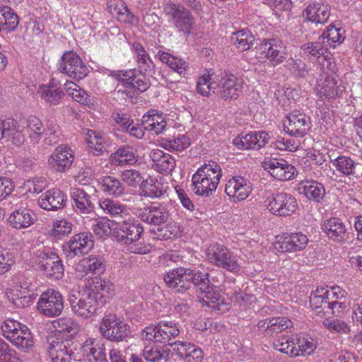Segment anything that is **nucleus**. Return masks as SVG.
I'll use <instances>...</instances> for the list:
<instances>
[{"label": "nucleus", "instance_id": "28", "mask_svg": "<svg viewBox=\"0 0 362 362\" xmlns=\"http://www.w3.org/2000/svg\"><path fill=\"white\" fill-rule=\"evenodd\" d=\"M276 243L283 252H292L304 250L308 243V238L301 232L285 233L279 237Z\"/></svg>", "mask_w": 362, "mask_h": 362}, {"label": "nucleus", "instance_id": "5", "mask_svg": "<svg viewBox=\"0 0 362 362\" xmlns=\"http://www.w3.org/2000/svg\"><path fill=\"white\" fill-rule=\"evenodd\" d=\"M68 300L71 310L85 318L92 316L100 305L97 296L89 288L74 291L69 295Z\"/></svg>", "mask_w": 362, "mask_h": 362}, {"label": "nucleus", "instance_id": "26", "mask_svg": "<svg viewBox=\"0 0 362 362\" xmlns=\"http://www.w3.org/2000/svg\"><path fill=\"white\" fill-rule=\"evenodd\" d=\"M67 197L66 194L58 188H53L42 193L38 200L39 206L47 211H57L64 208Z\"/></svg>", "mask_w": 362, "mask_h": 362}, {"label": "nucleus", "instance_id": "38", "mask_svg": "<svg viewBox=\"0 0 362 362\" xmlns=\"http://www.w3.org/2000/svg\"><path fill=\"white\" fill-rule=\"evenodd\" d=\"M328 290L325 288H317L312 292L310 297V303L313 311L316 315L326 316V310L328 307V301L331 297L327 296Z\"/></svg>", "mask_w": 362, "mask_h": 362}, {"label": "nucleus", "instance_id": "56", "mask_svg": "<svg viewBox=\"0 0 362 362\" xmlns=\"http://www.w3.org/2000/svg\"><path fill=\"white\" fill-rule=\"evenodd\" d=\"M219 268L233 274H238L241 269L239 257L228 249V252L225 255L224 260L221 264Z\"/></svg>", "mask_w": 362, "mask_h": 362}, {"label": "nucleus", "instance_id": "35", "mask_svg": "<svg viewBox=\"0 0 362 362\" xmlns=\"http://www.w3.org/2000/svg\"><path fill=\"white\" fill-rule=\"evenodd\" d=\"M89 288L97 296L101 305L106 304L115 295V286L107 279L95 278Z\"/></svg>", "mask_w": 362, "mask_h": 362}, {"label": "nucleus", "instance_id": "31", "mask_svg": "<svg viewBox=\"0 0 362 362\" xmlns=\"http://www.w3.org/2000/svg\"><path fill=\"white\" fill-rule=\"evenodd\" d=\"M36 221L35 214L31 209L22 206L16 209L8 218L10 226L17 230L27 228Z\"/></svg>", "mask_w": 362, "mask_h": 362}, {"label": "nucleus", "instance_id": "45", "mask_svg": "<svg viewBox=\"0 0 362 362\" xmlns=\"http://www.w3.org/2000/svg\"><path fill=\"white\" fill-rule=\"evenodd\" d=\"M155 57L180 74H185L188 66L185 60L162 50H159Z\"/></svg>", "mask_w": 362, "mask_h": 362}, {"label": "nucleus", "instance_id": "1", "mask_svg": "<svg viewBox=\"0 0 362 362\" xmlns=\"http://www.w3.org/2000/svg\"><path fill=\"white\" fill-rule=\"evenodd\" d=\"M241 88L242 84L237 78L226 71L216 74L209 70L197 82V90L200 95L208 97L212 92L225 100L237 98Z\"/></svg>", "mask_w": 362, "mask_h": 362}, {"label": "nucleus", "instance_id": "7", "mask_svg": "<svg viewBox=\"0 0 362 362\" xmlns=\"http://www.w3.org/2000/svg\"><path fill=\"white\" fill-rule=\"evenodd\" d=\"M59 71L67 76L79 81L86 77L88 68L79 55L72 51L65 52L59 64Z\"/></svg>", "mask_w": 362, "mask_h": 362}, {"label": "nucleus", "instance_id": "33", "mask_svg": "<svg viewBox=\"0 0 362 362\" xmlns=\"http://www.w3.org/2000/svg\"><path fill=\"white\" fill-rule=\"evenodd\" d=\"M142 125L146 130L152 132L156 135L164 134L173 130L162 114H158L156 110H150L142 117Z\"/></svg>", "mask_w": 362, "mask_h": 362}, {"label": "nucleus", "instance_id": "22", "mask_svg": "<svg viewBox=\"0 0 362 362\" xmlns=\"http://www.w3.org/2000/svg\"><path fill=\"white\" fill-rule=\"evenodd\" d=\"M225 192L233 202L245 200L252 192L251 182L243 176H233L226 184Z\"/></svg>", "mask_w": 362, "mask_h": 362}, {"label": "nucleus", "instance_id": "57", "mask_svg": "<svg viewBox=\"0 0 362 362\" xmlns=\"http://www.w3.org/2000/svg\"><path fill=\"white\" fill-rule=\"evenodd\" d=\"M286 67L297 78H307L310 76L308 65L300 59H289L286 62Z\"/></svg>", "mask_w": 362, "mask_h": 362}, {"label": "nucleus", "instance_id": "52", "mask_svg": "<svg viewBox=\"0 0 362 362\" xmlns=\"http://www.w3.org/2000/svg\"><path fill=\"white\" fill-rule=\"evenodd\" d=\"M345 30L341 28H336L332 25L327 27V30L320 37H323L327 47H335L337 45L341 44L345 38Z\"/></svg>", "mask_w": 362, "mask_h": 362}, {"label": "nucleus", "instance_id": "34", "mask_svg": "<svg viewBox=\"0 0 362 362\" xmlns=\"http://www.w3.org/2000/svg\"><path fill=\"white\" fill-rule=\"evenodd\" d=\"M309 21L323 24L330 16V8L328 5L320 2H314L308 5L303 11Z\"/></svg>", "mask_w": 362, "mask_h": 362}, {"label": "nucleus", "instance_id": "47", "mask_svg": "<svg viewBox=\"0 0 362 362\" xmlns=\"http://www.w3.org/2000/svg\"><path fill=\"white\" fill-rule=\"evenodd\" d=\"M10 295L12 303L21 308L28 307L35 298L33 290H20L18 288L12 289Z\"/></svg>", "mask_w": 362, "mask_h": 362}, {"label": "nucleus", "instance_id": "13", "mask_svg": "<svg viewBox=\"0 0 362 362\" xmlns=\"http://www.w3.org/2000/svg\"><path fill=\"white\" fill-rule=\"evenodd\" d=\"M144 233V228L139 221L128 217L121 221H117L114 229V235L121 243H131L139 240Z\"/></svg>", "mask_w": 362, "mask_h": 362}, {"label": "nucleus", "instance_id": "9", "mask_svg": "<svg viewBox=\"0 0 362 362\" xmlns=\"http://www.w3.org/2000/svg\"><path fill=\"white\" fill-rule=\"evenodd\" d=\"M69 345V341L54 335L47 338L45 348L53 362H78L77 354Z\"/></svg>", "mask_w": 362, "mask_h": 362}, {"label": "nucleus", "instance_id": "37", "mask_svg": "<svg viewBox=\"0 0 362 362\" xmlns=\"http://www.w3.org/2000/svg\"><path fill=\"white\" fill-rule=\"evenodd\" d=\"M101 190L109 196L115 197H122L125 194L126 187L122 180L118 178L105 175L98 180Z\"/></svg>", "mask_w": 362, "mask_h": 362}, {"label": "nucleus", "instance_id": "23", "mask_svg": "<svg viewBox=\"0 0 362 362\" xmlns=\"http://www.w3.org/2000/svg\"><path fill=\"white\" fill-rule=\"evenodd\" d=\"M270 136L264 131H254L245 135L238 136L233 139V144L238 149H259L268 143Z\"/></svg>", "mask_w": 362, "mask_h": 362}, {"label": "nucleus", "instance_id": "29", "mask_svg": "<svg viewBox=\"0 0 362 362\" xmlns=\"http://www.w3.org/2000/svg\"><path fill=\"white\" fill-rule=\"evenodd\" d=\"M138 157L137 150L133 146L124 144L110 154L109 163L117 167L132 165L137 162Z\"/></svg>", "mask_w": 362, "mask_h": 362}, {"label": "nucleus", "instance_id": "8", "mask_svg": "<svg viewBox=\"0 0 362 362\" xmlns=\"http://www.w3.org/2000/svg\"><path fill=\"white\" fill-rule=\"evenodd\" d=\"M35 264L49 278L60 279L64 275V266L59 257L54 252L37 250L35 258Z\"/></svg>", "mask_w": 362, "mask_h": 362}, {"label": "nucleus", "instance_id": "53", "mask_svg": "<svg viewBox=\"0 0 362 362\" xmlns=\"http://www.w3.org/2000/svg\"><path fill=\"white\" fill-rule=\"evenodd\" d=\"M273 346L276 350L291 357L298 356V352L296 349L295 339H288L284 336L280 337L274 340Z\"/></svg>", "mask_w": 362, "mask_h": 362}, {"label": "nucleus", "instance_id": "12", "mask_svg": "<svg viewBox=\"0 0 362 362\" xmlns=\"http://www.w3.org/2000/svg\"><path fill=\"white\" fill-rule=\"evenodd\" d=\"M323 37H319L316 41L309 42L301 46V50L305 57L310 61H316L320 58L323 62H320L323 69L328 71H333L336 65L332 64V58L329 55L327 44Z\"/></svg>", "mask_w": 362, "mask_h": 362}, {"label": "nucleus", "instance_id": "63", "mask_svg": "<svg viewBox=\"0 0 362 362\" xmlns=\"http://www.w3.org/2000/svg\"><path fill=\"white\" fill-rule=\"evenodd\" d=\"M72 223L66 219L58 220L53 223L52 234L57 239H62L72 231Z\"/></svg>", "mask_w": 362, "mask_h": 362}, {"label": "nucleus", "instance_id": "49", "mask_svg": "<svg viewBox=\"0 0 362 362\" xmlns=\"http://www.w3.org/2000/svg\"><path fill=\"white\" fill-rule=\"evenodd\" d=\"M99 205L105 213L112 217L122 218L128 215V210L125 205L112 199H104L100 202Z\"/></svg>", "mask_w": 362, "mask_h": 362}, {"label": "nucleus", "instance_id": "42", "mask_svg": "<svg viewBox=\"0 0 362 362\" xmlns=\"http://www.w3.org/2000/svg\"><path fill=\"white\" fill-rule=\"evenodd\" d=\"M132 52L138 68L136 70L151 71L154 70L155 64L144 46L139 42L132 44Z\"/></svg>", "mask_w": 362, "mask_h": 362}, {"label": "nucleus", "instance_id": "30", "mask_svg": "<svg viewBox=\"0 0 362 362\" xmlns=\"http://www.w3.org/2000/svg\"><path fill=\"white\" fill-rule=\"evenodd\" d=\"M322 229L334 242L344 243L349 237L346 225L339 218L332 217L325 221Z\"/></svg>", "mask_w": 362, "mask_h": 362}, {"label": "nucleus", "instance_id": "48", "mask_svg": "<svg viewBox=\"0 0 362 362\" xmlns=\"http://www.w3.org/2000/svg\"><path fill=\"white\" fill-rule=\"evenodd\" d=\"M53 326L60 333L74 337L80 330V325L76 321L69 317H60L53 322Z\"/></svg>", "mask_w": 362, "mask_h": 362}, {"label": "nucleus", "instance_id": "50", "mask_svg": "<svg viewBox=\"0 0 362 362\" xmlns=\"http://www.w3.org/2000/svg\"><path fill=\"white\" fill-rule=\"evenodd\" d=\"M230 39L233 45L243 51L249 49L255 41V37L248 29H243L233 33Z\"/></svg>", "mask_w": 362, "mask_h": 362}, {"label": "nucleus", "instance_id": "61", "mask_svg": "<svg viewBox=\"0 0 362 362\" xmlns=\"http://www.w3.org/2000/svg\"><path fill=\"white\" fill-rule=\"evenodd\" d=\"M113 14L117 16L119 21L124 23L135 24L137 23L136 16L123 2H120L119 4L116 5L114 8Z\"/></svg>", "mask_w": 362, "mask_h": 362}, {"label": "nucleus", "instance_id": "2", "mask_svg": "<svg viewBox=\"0 0 362 362\" xmlns=\"http://www.w3.org/2000/svg\"><path fill=\"white\" fill-rule=\"evenodd\" d=\"M209 274L190 268L178 267L168 272L164 276V281L173 292L184 293L192 285L199 286L202 290L209 282Z\"/></svg>", "mask_w": 362, "mask_h": 362}, {"label": "nucleus", "instance_id": "64", "mask_svg": "<svg viewBox=\"0 0 362 362\" xmlns=\"http://www.w3.org/2000/svg\"><path fill=\"white\" fill-rule=\"evenodd\" d=\"M116 222L117 221H110L109 219H102L94 225L93 231L100 238H103L110 233L114 235Z\"/></svg>", "mask_w": 362, "mask_h": 362}, {"label": "nucleus", "instance_id": "6", "mask_svg": "<svg viewBox=\"0 0 362 362\" xmlns=\"http://www.w3.org/2000/svg\"><path fill=\"white\" fill-rule=\"evenodd\" d=\"M164 11L169 21L178 33L188 37L194 28L195 18L192 13L181 4L169 2L166 4Z\"/></svg>", "mask_w": 362, "mask_h": 362}, {"label": "nucleus", "instance_id": "3", "mask_svg": "<svg viewBox=\"0 0 362 362\" xmlns=\"http://www.w3.org/2000/svg\"><path fill=\"white\" fill-rule=\"evenodd\" d=\"M222 170L214 161L204 163L192 175V190L195 194L208 197L212 196L220 182Z\"/></svg>", "mask_w": 362, "mask_h": 362}, {"label": "nucleus", "instance_id": "32", "mask_svg": "<svg viewBox=\"0 0 362 362\" xmlns=\"http://www.w3.org/2000/svg\"><path fill=\"white\" fill-rule=\"evenodd\" d=\"M21 127L33 145L39 144L45 132V127L41 119L30 115L21 121Z\"/></svg>", "mask_w": 362, "mask_h": 362}, {"label": "nucleus", "instance_id": "62", "mask_svg": "<svg viewBox=\"0 0 362 362\" xmlns=\"http://www.w3.org/2000/svg\"><path fill=\"white\" fill-rule=\"evenodd\" d=\"M168 355L167 350L160 349L159 347L146 346L144 350V357L151 362H164L167 360Z\"/></svg>", "mask_w": 362, "mask_h": 362}, {"label": "nucleus", "instance_id": "18", "mask_svg": "<svg viewBox=\"0 0 362 362\" xmlns=\"http://www.w3.org/2000/svg\"><path fill=\"white\" fill-rule=\"evenodd\" d=\"M262 166L273 177L279 180H290L294 177L296 172L293 165L281 158L265 159L262 161Z\"/></svg>", "mask_w": 362, "mask_h": 362}, {"label": "nucleus", "instance_id": "39", "mask_svg": "<svg viewBox=\"0 0 362 362\" xmlns=\"http://www.w3.org/2000/svg\"><path fill=\"white\" fill-rule=\"evenodd\" d=\"M299 189H301L305 197L309 199L320 203L323 200L326 191L325 186L315 180H303L299 184Z\"/></svg>", "mask_w": 362, "mask_h": 362}, {"label": "nucleus", "instance_id": "55", "mask_svg": "<svg viewBox=\"0 0 362 362\" xmlns=\"http://www.w3.org/2000/svg\"><path fill=\"white\" fill-rule=\"evenodd\" d=\"M88 141L95 155H101L106 151V139L101 133L93 130L89 131Z\"/></svg>", "mask_w": 362, "mask_h": 362}, {"label": "nucleus", "instance_id": "27", "mask_svg": "<svg viewBox=\"0 0 362 362\" xmlns=\"http://www.w3.org/2000/svg\"><path fill=\"white\" fill-rule=\"evenodd\" d=\"M331 162L341 175L349 178L358 177L362 175V164L354 160L351 156H339Z\"/></svg>", "mask_w": 362, "mask_h": 362}, {"label": "nucleus", "instance_id": "21", "mask_svg": "<svg viewBox=\"0 0 362 362\" xmlns=\"http://www.w3.org/2000/svg\"><path fill=\"white\" fill-rule=\"evenodd\" d=\"M335 68L330 73L325 72L326 76L322 83L316 87L317 95L322 100H334L342 95L344 87L341 84L338 85Z\"/></svg>", "mask_w": 362, "mask_h": 362}, {"label": "nucleus", "instance_id": "14", "mask_svg": "<svg viewBox=\"0 0 362 362\" xmlns=\"http://www.w3.org/2000/svg\"><path fill=\"white\" fill-rule=\"evenodd\" d=\"M94 246L93 235L89 232H83L74 235L71 240L63 245V251L66 257L73 259L88 253Z\"/></svg>", "mask_w": 362, "mask_h": 362}, {"label": "nucleus", "instance_id": "19", "mask_svg": "<svg viewBox=\"0 0 362 362\" xmlns=\"http://www.w3.org/2000/svg\"><path fill=\"white\" fill-rule=\"evenodd\" d=\"M283 125L289 135L302 137L310 128V121L304 113L295 110L286 117Z\"/></svg>", "mask_w": 362, "mask_h": 362}, {"label": "nucleus", "instance_id": "59", "mask_svg": "<svg viewBox=\"0 0 362 362\" xmlns=\"http://www.w3.org/2000/svg\"><path fill=\"white\" fill-rule=\"evenodd\" d=\"M267 327L269 332H281L293 327L292 321L286 317H277L268 320Z\"/></svg>", "mask_w": 362, "mask_h": 362}, {"label": "nucleus", "instance_id": "16", "mask_svg": "<svg viewBox=\"0 0 362 362\" xmlns=\"http://www.w3.org/2000/svg\"><path fill=\"white\" fill-rule=\"evenodd\" d=\"M268 201L270 211L276 216H290L298 208L296 198L284 192L273 194L271 198H268Z\"/></svg>", "mask_w": 362, "mask_h": 362}, {"label": "nucleus", "instance_id": "44", "mask_svg": "<svg viewBox=\"0 0 362 362\" xmlns=\"http://www.w3.org/2000/svg\"><path fill=\"white\" fill-rule=\"evenodd\" d=\"M157 329L159 343H167L180 334L177 324L172 321H160Z\"/></svg>", "mask_w": 362, "mask_h": 362}, {"label": "nucleus", "instance_id": "10", "mask_svg": "<svg viewBox=\"0 0 362 362\" xmlns=\"http://www.w3.org/2000/svg\"><path fill=\"white\" fill-rule=\"evenodd\" d=\"M135 214L142 222L156 227L165 225L170 217L167 207L159 202H153L144 208H136Z\"/></svg>", "mask_w": 362, "mask_h": 362}, {"label": "nucleus", "instance_id": "36", "mask_svg": "<svg viewBox=\"0 0 362 362\" xmlns=\"http://www.w3.org/2000/svg\"><path fill=\"white\" fill-rule=\"evenodd\" d=\"M155 169L163 174L170 173L175 168V158L162 150L155 149L150 155Z\"/></svg>", "mask_w": 362, "mask_h": 362}, {"label": "nucleus", "instance_id": "24", "mask_svg": "<svg viewBox=\"0 0 362 362\" xmlns=\"http://www.w3.org/2000/svg\"><path fill=\"white\" fill-rule=\"evenodd\" d=\"M18 122L13 119H0V141H10L16 146H21L25 141V134L17 128Z\"/></svg>", "mask_w": 362, "mask_h": 362}, {"label": "nucleus", "instance_id": "43", "mask_svg": "<svg viewBox=\"0 0 362 362\" xmlns=\"http://www.w3.org/2000/svg\"><path fill=\"white\" fill-rule=\"evenodd\" d=\"M161 146L168 151H181L188 148L191 144V139L185 134L175 132L161 140Z\"/></svg>", "mask_w": 362, "mask_h": 362}, {"label": "nucleus", "instance_id": "60", "mask_svg": "<svg viewBox=\"0 0 362 362\" xmlns=\"http://www.w3.org/2000/svg\"><path fill=\"white\" fill-rule=\"evenodd\" d=\"M88 348L90 354L96 362H107V351L103 341L91 340Z\"/></svg>", "mask_w": 362, "mask_h": 362}, {"label": "nucleus", "instance_id": "46", "mask_svg": "<svg viewBox=\"0 0 362 362\" xmlns=\"http://www.w3.org/2000/svg\"><path fill=\"white\" fill-rule=\"evenodd\" d=\"M228 248L224 245L216 243L211 244L206 250V257L207 261L212 265L219 268L224 260L225 255L228 252Z\"/></svg>", "mask_w": 362, "mask_h": 362}, {"label": "nucleus", "instance_id": "40", "mask_svg": "<svg viewBox=\"0 0 362 362\" xmlns=\"http://www.w3.org/2000/svg\"><path fill=\"white\" fill-rule=\"evenodd\" d=\"M106 269L105 261L101 257L89 256L81 259L76 267L77 272L100 275Z\"/></svg>", "mask_w": 362, "mask_h": 362}, {"label": "nucleus", "instance_id": "25", "mask_svg": "<svg viewBox=\"0 0 362 362\" xmlns=\"http://www.w3.org/2000/svg\"><path fill=\"white\" fill-rule=\"evenodd\" d=\"M74 210L79 214H88L94 211L95 199L83 189L74 187L70 190Z\"/></svg>", "mask_w": 362, "mask_h": 362}, {"label": "nucleus", "instance_id": "51", "mask_svg": "<svg viewBox=\"0 0 362 362\" xmlns=\"http://www.w3.org/2000/svg\"><path fill=\"white\" fill-rule=\"evenodd\" d=\"M0 22L2 28L13 31L19 23V17L8 6H0Z\"/></svg>", "mask_w": 362, "mask_h": 362}, {"label": "nucleus", "instance_id": "11", "mask_svg": "<svg viewBox=\"0 0 362 362\" xmlns=\"http://www.w3.org/2000/svg\"><path fill=\"white\" fill-rule=\"evenodd\" d=\"M64 303V298L61 293L49 288L41 294L37 302V309L44 315L54 317L62 313Z\"/></svg>", "mask_w": 362, "mask_h": 362}, {"label": "nucleus", "instance_id": "20", "mask_svg": "<svg viewBox=\"0 0 362 362\" xmlns=\"http://www.w3.org/2000/svg\"><path fill=\"white\" fill-rule=\"evenodd\" d=\"M74 160L72 150L66 145H59L49 156L47 163L50 169L57 173H64Z\"/></svg>", "mask_w": 362, "mask_h": 362}, {"label": "nucleus", "instance_id": "58", "mask_svg": "<svg viewBox=\"0 0 362 362\" xmlns=\"http://www.w3.org/2000/svg\"><path fill=\"white\" fill-rule=\"evenodd\" d=\"M43 143L46 146H54L57 144L60 139L62 132L59 127L53 122L48 123L45 127L44 133Z\"/></svg>", "mask_w": 362, "mask_h": 362}, {"label": "nucleus", "instance_id": "4", "mask_svg": "<svg viewBox=\"0 0 362 362\" xmlns=\"http://www.w3.org/2000/svg\"><path fill=\"white\" fill-rule=\"evenodd\" d=\"M100 334L112 342L126 341L131 331L129 325L115 313H105L99 326Z\"/></svg>", "mask_w": 362, "mask_h": 362}, {"label": "nucleus", "instance_id": "54", "mask_svg": "<svg viewBox=\"0 0 362 362\" xmlns=\"http://www.w3.org/2000/svg\"><path fill=\"white\" fill-rule=\"evenodd\" d=\"M39 93L46 103L53 105H58L64 95L60 88L45 85L40 86Z\"/></svg>", "mask_w": 362, "mask_h": 362}, {"label": "nucleus", "instance_id": "15", "mask_svg": "<svg viewBox=\"0 0 362 362\" xmlns=\"http://www.w3.org/2000/svg\"><path fill=\"white\" fill-rule=\"evenodd\" d=\"M256 48L260 58H267L274 65L281 64L286 59L285 47L278 39H264Z\"/></svg>", "mask_w": 362, "mask_h": 362}, {"label": "nucleus", "instance_id": "41", "mask_svg": "<svg viewBox=\"0 0 362 362\" xmlns=\"http://www.w3.org/2000/svg\"><path fill=\"white\" fill-rule=\"evenodd\" d=\"M202 303L204 305L221 310V305L223 303V298L221 294L220 289L209 282L202 290Z\"/></svg>", "mask_w": 362, "mask_h": 362}, {"label": "nucleus", "instance_id": "17", "mask_svg": "<svg viewBox=\"0 0 362 362\" xmlns=\"http://www.w3.org/2000/svg\"><path fill=\"white\" fill-rule=\"evenodd\" d=\"M151 72L136 70V69L122 70L119 71L117 78L126 86L143 93L147 90L151 85L150 79L146 76L147 74Z\"/></svg>", "mask_w": 362, "mask_h": 362}]
</instances>
